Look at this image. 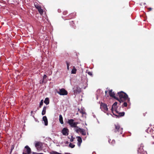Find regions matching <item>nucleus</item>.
<instances>
[{"label":"nucleus","instance_id":"7c9ffc66","mask_svg":"<svg viewBox=\"0 0 154 154\" xmlns=\"http://www.w3.org/2000/svg\"><path fill=\"white\" fill-rule=\"evenodd\" d=\"M63 14L64 15H66L67 14V11H64L63 13Z\"/></svg>","mask_w":154,"mask_h":154},{"label":"nucleus","instance_id":"f3484780","mask_svg":"<svg viewBox=\"0 0 154 154\" xmlns=\"http://www.w3.org/2000/svg\"><path fill=\"white\" fill-rule=\"evenodd\" d=\"M59 121L60 122L61 124H63V117L61 115H60L59 116Z\"/></svg>","mask_w":154,"mask_h":154},{"label":"nucleus","instance_id":"f257e3e1","mask_svg":"<svg viewBox=\"0 0 154 154\" xmlns=\"http://www.w3.org/2000/svg\"><path fill=\"white\" fill-rule=\"evenodd\" d=\"M118 94L120 98L119 101L123 102V100H126L128 99V96L123 91H121L118 93Z\"/></svg>","mask_w":154,"mask_h":154},{"label":"nucleus","instance_id":"a211bd4d","mask_svg":"<svg viewBox=\"0 0 154 154\" xmlns=\"http://www.w3.org/2000/svg\"><path fill=\"white\" fill-rule=\"evenodd\" d=\"M76 128L75 129V131L77 133H79V132H81V130L82 128H79L77 126V127H76Z\"/></svg>","mask_w":154,"mask_h":154},{"label":"nucleus","instance_id":"e433bc0d","mask_svg":"<svg viewBox=\"0 0 154 154\" xmlns=\"http://www.w3.org/2000/svg\"><path fill=\"white\" fill-rule=\"evenodd\" d=\"M43 77H47V76H46V75H44V76Z\"/></svg>","mask_w":154,"mask_h":154},{"label":"nucleus","instance_id":"1a4fd4ad","mask_svg":"<svg viewBox=\"0 0 154 154\" xmlns=\"http://www.w3.org/2000/svg\"><path fill=\"white\" fill-rule=\"evenodd\" d=\"M100 109L101 110L105 112L108 110V108L107 105L103 103H102L100 105Z\"/></svg>","mask_w":154,"mask_h":154},{"label":"nucleus","instance_id":"72a5a7b5","mask_svg":"<svg viewBox=\"0 0 154 154\" xmlns=\"http://www.w3.org/2000/svg\"><path fill=\"white\" fill-rule=\"evenodd\" d=\"M14 148V145H12L11 146V150H12Z\"/></svg>","mask_w":154,"mask_h":154},{"label":"nucleus","instance_id":"f03ea898","mask_svg":"<svg viewBox=\"0 0 154 154\" xmlns=\"http://www.w3.org/2000/svg\"><path fill=\"white\" fill-rule=\"evenodd\" d=\"M117 103L116 102H115L112 105L111 108V110L113 114L116 116H118L116 113H118V112L116 110L117 109Z\"/></svg>","mask_w":154,"mask_h":154},{"label":"nucleus","instance_id":"20e7f679","mask_svg":"<svg viewBox=\"0 0 154 154\" xmlns=\"http://www.w3.org/2000/svg\"><path fill=\"white\" fill-rule=\"evenodd\" d=\"M144 146L143 144H141L140 146L138 148L137 151L138 153L142 154H147L146 152L144 151L143 148Z\"/></svg>","mask_w":154,"mask_h":154},{"label":"nucleus","instance_id":"4468645a","mask_svg":"<svg viewBox=\"0 0 154 154\" xmlns=\"http://www.w3.org/2000/svg\"><path fill=\"white\" fill-rule=\"evenodd\" d=\"M77 137L78 138L77 140L79 142V143L78 145L79 146H80L82 141V139L80 137Z\"/></svg>","mask_w":154,"mask_h":154},{"label":"nucleus","instance_id":"4c0bfd02","mask_svg":"<svg viewBox=\"0 0 154 154\" xmlns=\"http://www.w3.org/2000/svg\"><path fill=\"white\" fill-rule=\"evenodd\" d=\"M107 91H105V93H106H106H107Z\"/></svg>","mask_w":154,"mask_h":154},{"label":"nucleus","instance_id":"2f4dec72","mask_svg":"<svg viewBox=\"0 0 154 154\" xmlns=\"http://www.w3.org/2000/svg\"><path fill=\"white\" fill-rule=\"evenodd\" d=\"M70 140L71 142H72L73 140V138L72 137L71 138Z\"/></svg>","mask_w":154,"mask_h":154},{"label":"nucleus","instance_id":"c756f323","mask_svg":"<svg viewBox=\"0 0 154 154\" xmlns=\"http://www.w3.org/2000/svg\"><path fill=\"white\" fill-rule=\"evenodd\" d=\"M57 152H51V154H56V153H57Z\"/></svg>","mask_w":154,"mask_h":154},{"label":"nucleus","instance_id":"6e6552de","mask_svg":"<svg viewBox=\"0 0 154 154\" xmlns=\"http://www.w3.org/2000/svg\"><path fill=\"white\" fill-rule=\"evenodd\" d=\"M35 8L38 9L40 14L41 15H42L43 13V9H42L41 7L37 4H35Z\"/></svg>","mask_w":154,"mask_h":154},{"label":"nucleus","instance_id":"0eeeda50","mask_svg":"<svg viewBox=\"0 0 154 154\" xmlns=\"http://www.w3.org/2000/svg\"><path fill=\"white\" fill-rule=\"evenodd\" d=\"M57 93L61 95H66L67 94V91L63 88L60 89V90L57 92Z\"/></svg>","mask_w":154,"mask_h":154},{"label":"nucleus","instance_id":"58836bf2","mask_svg":"<svg viewBox=\"0 0 154 154\" xmlns=\"http://www.w3.org/2000/svg\"><path fill=\"white\" fill-rule=\"evenodd\" d=\"M32 111L31 112V113H32Z\"/></svg>","mask_w":154,"mask_h":154},{"label":"nucleus","instance_id":"393cba45","mask_svg":"<svg viewBox=\"0 0 154 154\" xmlns=\"http://www.w3.org/2000/svg\"><path fill=\"white\" fill-rule=\"evenodd\" d=\"M119 114V115L120 116H123L124 115L125 113L124 112H122V113H120L119 114V113H116V114Z\"/></svg>","mask_w":154,"mask_h":154},{"label":"nucleus","instance_id":"b1692460","mask_svg":"<svg viewBox=\"0 0 154 154\" xmlns=\"http://www.w3.org/2000/svg\"><path fill=\"white\" fill-rule=\"evenodd\" d=\"M69 146L71 147V148H73L75 147V145L73 144L70 143L69 144Z\"/></svg>","mask_w":154,"mask_h":154},{"label":"nucleus","instance_id":"ddd939ff","mask_svg":"<svg viewBox=\"0 0 154 154\" xmlns=\"http://www.w3.org/2000/svg\"><path fill=\"white\" fill-rule=\"evenodd\" d=\"M109 94L110 96L115 98V94L114 93V92L112 91V90H109Z\"/></svg>","mask_w":154,"mask_h":154},{"label":"nucleus","instance_id":"7ed1b4c3","mask_svg":"<svg viewBox=\"0 0 154 154\" xmlns=\"http://www.w3.org/2000/svg\"><path fill=\"white\" fill-rule=\"evenodd\" d=\"M74 121V120L73 119H69L68 121V123L71 127L73 128L76 127L77 125L79 123L77 122H75Z\"/></svg>","mask_w":154,"mask_h":154},{"label":"nucleus","instance_id":"9b49d317","mask_svg":"<svg viewBox=\"0 0 154 154\" xmlns=\"http://www.w3.org/2000/svg\"><path fill=\"white\" fill-rule=\"evenodd\" d=\"M68 130L66 128H64L62 130V132L63 134L64 135L67 136L68 134Z\"/></svg>","mask_w":154,"mask_h":154},{"label":"nucleus","instance_id":"c85d7f7f","mask_svg":"<svg viewBox=\"0 0 154 154\" xmlns=\"http://www.w3.org/2000/svg\"><path fill=\"white\" fill-rule=\"evenodd\" d=\"M123 105L124 106H127V103L126 102H124V103H123Z\"/></svg>","mask_w":154,"mask_h":154},{"label":"nucleus","instance_id":"dca6fc26","mask_svg":"<svg viewBox=\"0 0 154 154\" xmlns=\"http://www.w3.org/2000/svg\"><path fill=\"white\" fill-rule=\"evenodd\" d=\"M46 108L47 107L46 106L44 107L42 113V115H44L45 114Z\"/></svg>","mask_w":154,"mask_h":154},{"label":"nucleus","instance_id":"423d86ee","mask_svg":"<svg viewBox=\"0 0 154 154\" xmlns=\"http://www.w3.org/2000/svg\"><path fill=\"white\" fill-rule=\"evenodd\" d=\"M115 132H118L122 134V128L120 127L119 125L118 124L115 125Z\"/></svg>","mask_w":154,"mask_h":154},{"label":"nucleus","instance_id":"473e14b6","mask_svg":"<svg viewBox=\"0 0 154 154\" xmlns=\"http://www.w3.org/2000/svg\"><path fill=\"white\" fill-rule=\"evenodd\" d=\"M32 154H40V153H36V152H33Z\"/></svg>","mask_w":154,"mask_h":154},{"label":"nucleus","instance_id":"5701e85b","mask_svg":"<svg viewBox=\"0 0 154 154\" xmlns=\"http://www.w3.org/2000/svg\"><path fill=\"white\" fill-rule=\"evenodd\" d=\"M74 23H73V21H71L70 22V24L71 26H72V27L74 28H75V26H74V25H73V24Z\"/></svg>","mask_w":154,"mask_h":154},{"label":"nucleus","instance_id":"f8f14e48","mask_svg":"<svg viewBox=\"0 0 154 154\" xmlns=\"http://www.w3.org/2000/svg\"><path fill=\"white\" fill-rule=\"evenodd\" d=\"M43 120L44 122L45 125H47L48 124V119L46 116H44L43 117Z\"/></svg>","mask_w":154,"mask_h":154},{"label":"nucleus","instance_id":"9d476101","mask_svg":"<svg viewBox=\"0 0 154 154\" xmlns=\"http://www.w3.org/2000/svg\"><path fill=\"white\" fill-rule=\"evenodd\" d=\"M25 148L26 150L24 151L23 154H30L31 150L29 146H25Z\"/></svg>","mask_w":154,"mask_h":154},{"label":"nucleus","instance_id":"bb28decb","mask_svg":"<svg viewBox=\"0 0 154 154\" xmlns=\"http://www.w3.org/2000/svg\"><path fill=\"white\" fill-rule=\"evenodd\" d=\"M88 73L90 76H92V72H88Z\"/></svg>","mask_w":154,"mask_h":154},{"label":"nucleus","instance_id":"f704fd0d","mask_svg":"<svg viewBox=\"0 0 154 154\" xmlns=\"http://www.w3.org/2000/svg\"><path fill=\"white\" fill-rule=\"evenodd\" d=\"M149 11H151L152 10V8H149Z\"/></svg>","mask_w":154,"mask_h":154},{"label":"nucleus","instance_id":"a878e982","mask_svg":"<svg viewBox=\"0 0 154 154\" xmlns=\"http://www.w3.org/2000/svg\"><path fill=\"white\" fill-rule=\"evenodd\" d=\"M43 104V100H41L40 103V104H39V107H41V106Z\"/></svg>","mask_w":154,"mask_h":154},{"label":"nucleus","instance_id":"aec40b11","mask_svg":"<svg viewBox=\"0 0 154 154\" xmlns=\"http://www.w3.org/2000/svg\"><path fill=\"white\" fill-rule=\"evenodd\" d=\"M80 133L83 135H85L86 134V132L85 131V130L83 129H82L81 132H80Z\"/></svg>","mask_w":154,"mask_h":154},{"label":"nucleus","instance_id":"412c9836","mask_svg":"<svg viewBox=\"0 0 154 154\" xmlns=\"http://www.w3.org/2000/svg\"><path fill=\"white\" fill-rule=\"evenodd\" d=\"M76 69L75 68V67H74L73 69H72L71 71V73L72 74H75L76 73Z\"/></svg>","mask_w":154,"mask_h":154},{"label":"nucleus","instance_id":"c9c22d12","mask_svg":"<svg viewBox=\"0 0 154 154\" xmlns=\"http://www.w3.org/2000/svg\"><path fill=\"white\" fill-rule=\"evenodd\" d=\"M56 154H62L57 152V153H56Z\"/></svg>","mask_w":154,"mask_h":154},{"label":"nucleus","instance_id":"4be33fe9","mask_svg":"<svg viewBox=\"0 0 154 154\" xmlns=\"http://www.w3.org/2000/svg\"><path fill=\"white\" fill-rule=\"evenodd\" d=\"M46 78H43V80L42 81H40V83H45L46 82Z\"/></svg>","mask_w":154,"mask_h":154},{"label":"nucleus","instance_id":"6ab92c4d","mask_svg":"<svg viewBox=\"0 0 154 154\" xmlns=\"http://www.w3.org/2000/svg\"><path fill=\"white\" fill-rule=\"evenodd\" d=\"M44 103L46 105H48L49 103V99L48 97L46 98L44 101Z\"/></svg>","mask_w":154,"mask_h":154},{"label":"nucleus","instance_id":"cd10ccee","mask_svg":"<svg viewBox=\"0 0 154 154\" xmlns=\"http://www.w3.org/2000/svg\"><path fill=\"white\" fill-rule=\"evenodd\" d=\"M66 63L67 66V69L68 70L69 69V63L67 62V61L66 62Z\"/></svg>","mask_w":154,"mask_h":154},{"label":"nucleus","instance_id":"2eb2a0df","mask_svg":"<svg viewBox=\"0 0 154 154\" xmlns=\"http://www.w3.org/2000/svg\"><path fill=\"white\" fill-rule=\"evenodd\" d=\"M81 88L79 87H77L76 90L74 91L75 93H76V94L78 93H79L81 92Z\"/></svg>","mask_w":154,"mask_h":154},{"label":"nucleus","instance_id":"39448f33","mask_svg":"<svg viewBox=\"0 0 154 154\" xmlns=\"http://www.w3.org/2000/svg\"><path fill=\"white\" fill-rule=\"evenodd\" d=\"M42 146V143L39 142H35V146L37 149L40 151Z\"/></svg>","mask_w":154,"mask_h":154}]
</instances>
